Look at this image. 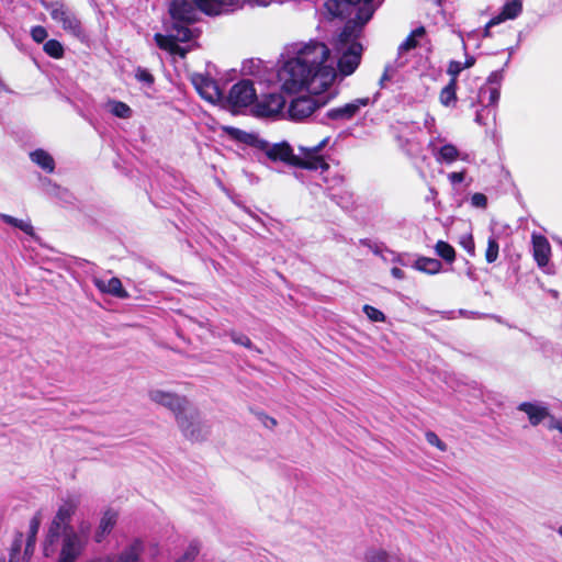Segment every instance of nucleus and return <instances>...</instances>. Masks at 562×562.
<instances>
[{
	"mask_svg": "<svg viewBox=\"0 0 562 562\" xmlns=\"http://www.w3.org/2000/svg\"><path fill=\"white\" fill-rule=\"evenodd\" d=\"M336 37L337 35L333 38L331 50L322 42L311 41L283 65L279 78L285 92L306 90L310 94H319L333 85L337 71L329 59L333 53L338 61L333 45ZM337 70L340 76L346 77L338 67Z\"/></svg>",
	"mask_w": 562,
	"mask_h": 562,
	"instance_id": "1",
	"label": "nucleus"
},
{
	"mask_svg": "<svg viewBox=\"0 0 562 562\" xmlns=\"http://www.w3.org/2000/svg\"><path fill=\"white\" fill-rule=\"evenodd\" d=\"M78 506L79 499L76 497H68L60 504L44 541L43 552L45 557H52L55 553V543L58 541L61 532H66L67 529H74L69 524Z\"/></svg>",
	"mask_w": 562,
	"mask_h": 562,
	"instance_id": "2",
	"label": "nucleus"
},
{
	"mask_svg": "<svg viewBox=\"0 0 562 562\" xmlns=\"http://www.w3.org/2000/svg\"><path fill=\"white\" fill-rule=\"evenodd\" d=\"M89 535L90 524L86 521H81L77 529H67L63 532L57 562H76L86 550Z\"/></svg>",
	"mask_w": 562,
	"mask_h": 562,
	"instance_id": "3",
	"label": "nucleus"
},
{
	"mask_svg": "<svg viewBox=\"0 0 562 562\" xmlns=\"http://www.w3.org/2000/svg\"><path fill=\"white\" fill-rule=\"evenodd\" d=\"M176 422L183 436L192 441L203 440L210 432V427L202 419L199 411L192 407L191 404L179 415Z\"/></svg>",
	"mask_w": 562,
	"mask_h": 562,
	"instance_id": "4",
	"label": "nucleus"
},
{
	"mask_svg": "<svg viewBox=\"0 0 562 562\" xmlns=\"http://www.w3.org/2000/svg\"><path fill=\"white\" fill-rule=\"evenodd\" d=\"M334 95L335 93L330 92L325 95L319 93L294 98L288 109L289 117L294 121L304 120L312 115L316 109L324 106Z\"/></svg>",
	"mask_w": 562,
	"mask_h": 562,
	"instance_id": "5",
	"label": "nucleus"
},
{
	"mask_svg": "<svg viewBox=\"0 0 562 562\" xmlns=\"http://www.w3.org/2000/svg\"><path fill=\"white\" fill-rule=\"evenodd\" d=\"M43 5L49 12L52 19L59 23L65 32L78 38L85 36L80 21L66 4L55 1L43 2Z\"/></svg>",
	"mask_w": 562,
	"mask_h": 562,
	"instance_id": "6",
	"label": "nucleus"
},
{
	"mask_svg": "<svg viewBox=\"0 0 562 562\" xmlns=\"http://www.w3.org/2000/svg\"><path fill=\"white\" fill-rule=\"evenodd\" d=\"M328 142L329 137H325L315 146H299L300 155L293 160V165L311 170H327L329 166L321 151L327 146Z\"/></svg>",
	"mask_w": 562,
	"mask_h": 562,
	"instance_id": "7",
	"label": "nucleus"
},
{
	"mask_svg": "<svg viewBox=\"0 0 562 562\" xmlns=\"http://www.w3.org/2000/svg\"><path fill=\"white\" fill-rule=\"evenodd\" d=\"M328 142L329 137H325L315 146H299L300 155L293 160V165L311 170H327L329 166L321 151L327 146Z\"/></svg>",
	"mask_w": 562,
	"mask_h": 562,
	"instance_id": "8",
	"label": "nucleus"
},
{
	"mask_svg": "<svg viewBox=\"0 0 562 562\" xmlns=\"http://www.w3.org/2000/svg\"><path fill=\"white\" fill-rule=\"evenodd\" d=\"M148 398L151 403L170 411L176 420L190 405V402L186 396L162 389L149 390Z\"/></svg>",
	"mask_w": 562,
	"mask_h": 562,
	"instance_id": "9",
	"label": "nucleus"
},
{
	"mask_svg": "<svg viewBox=\"0 0 562 562\" xmlns=\"http://www.w3.org/2000/svg\"><path fill=\"white\" fill-rule=\"evenodd\" d=\"M256 99L257 93L252 82L249 80H241L231 88L227 98L224 99L223 102H226L233 112H238L239 110L254 104Z\"/></svg>",
	"mask_w": 562,
	"mask_h": 562,
	"instance_id": "10",
	"label": "nucleus"
},
{
	"mask_svg": "<svg viewBox=\"0 0 562 562\" xmlns=\"http://www.w3.org/2000/svg\"><path fill=\"white\" fill-rule=\"evenodd\" d=\"M175 32L176 34L172 36H165L161 34L155 35L156 44L167 52H169L172 55H179L181 57L186 56L187 50L179 46L177 43L189 41L192 36V32L187 26L175 24Z\"/></svg>",
	"mask_w": 562,
	"mask_h": 562,
	"instance_id": "11",
	"label": "nucleus"
},
{
	"mask_svg": "<svg viewBox=\"0 0 562 562\" xmlns=\"http://www.w3.org/2000/svg\"><path fill=\"white\" fill-rule=\"evenodd\" d=\"M200 10L209 15H217L229 12L243 3L249 2L256 5H268L271 0H198Z\"/></svg>",
	"mask_w": 562,
	"mask_h": 562,
	"instance_id": "12",
	"label": "nucleus"
},
{
	"mask_svg": "<svg viewBox=\"0 0 562 562\" xmlns=\"http://www.w3.org/2000/svg\"><path fill=\"white\" fill-rule=\"evenodd\" d=\"M191 81L199 94L207 102L216 104L224 101L223 93L214 79L202 74H194Z\"/></svg>",
	"mask_w": 562,
	"mask_h": 562,
	"instance_id": "13",
	"label": "nucleus"
},
{
	"mask_svg": "<svg viewBox=\"0 0 562 562\" xmlns=\"http://www.w3.org/2000/svg\"><path fill=\"white\" fill-rule=\"evenodd\" d=\"M284 104L285 100L280 93H270L259 99L251 112L258 117H274L281 113Z\"/></svg>",
	"mask_w": 562,
	"mask_h": 562,
	"instance_id": "14",
	"label": "nucleus"
},
{
	"mask_svg": "<svg viewBox=\"0 0 562 562\" xmlns=\"http://www.w3.org/2000/svg\"><path fill=\"white\" fill-rule=\"evenodd\" d=\"M518 411L525 413L531 426L536 427L542 423L547 426L550 419H557L548 406L541 402H522L517 407Z\"/></svg>",
	"mask_w": 562,
	"mask_h": 562,
	"instance_id": "15",
	"label": "nucleus"
},
{
	"mask_svg": "<svg viewBox=\"0 0 562 562\" xmlns=\"http://www.w3.org/2000/svg\"><path fill=\"white\" fill-rule=\"evenodd\" d=\"M368 104V98L356 99L342 106L330 109L327 112V117L336 121H348L351 120L360 111L361 108L367 106Z\"/></svg>",
	"mask_w": 562,
	"mask_h": 562,
	"instance_id": "16",
	"label": "nucleus"
},
{
	"mask_svg": "<svg viewBox=\"0 0 562 562\" xmlns=\"http://www.w3.org/2000/svg\"><path fill=\"white\" fill-rule=\"evenodd\" d=\"M169 12L175 21L181 23H192L196 16V10L189 0H172Z\"/></svg>",
	"mask_w": 562,
	"mask_h": 562,
	"instance_id": "17",
	"label": "nucleus"
},
{
	"mask_svg": "<svg viewBox=\"0 0 562 562\" xmlns=\"http://www.w3.org/2000/svg\"><path fill=\"white\" fill-rule=\"evenodd\" d=\"M364 562H416L412 559L405 561L400 552L387 551L384 548L371 547L364 552Z\"/></svg>",
	"mask_w": 562,
	"mask_h": 562,
	"instance_id": "18",
	"label": "nucleus"
},
{
	"mask_svg": "<svg viewBox=\"0 0 562 562\" xmlns=\"http://www.w3.org/2000/svg\"><path fill=\"white\" fill-rule=\"evenodd\" d=\"M93 283L102 293L111 294L120 299L128 297V293L124 290L119 278L113 277L109 280L94 278Z\"/></svg>",
	"mask_w": 562,
	"mask_h": 562,
	"instance_id": "19",
	"label": "nucleus"
},
{
	"mask_svg": "<svg viewBox=\"0 0 562 562\" xmlns=\"http://www.w3.org/2000/svg\"><path fill=\"white\" fill-rule=\"evenodd\" d=\"M533 257L540 267H544L550 259L551 247L546 237L532 235Z\"/></svg>",
	"mask_w": 562,
	"mask_h": 562,
	"instance_id": "20",
	"label": "nucleus"
},
{
	"mask_svg": "<svg viewBox=\"0 0 562 562\" xmlns=\"http://www.w3.org/2000/svg\"><path fill=\"white\" fill-rule=\"evenodd\" d=\"M117 520V513L113 509H108L103 513L99 526L94 533L95 542L100 543L112 531Z\"/></svg>",
	"mask_w": 562,
	"mask_h": 562,
	"instance_id": "21",
	"label": "nucleus"
},
{
	"mask_svg": "<svg viewBox=\"0 0 562 562\" xmlns=\"http://www.w3.org/2000/svg\"><path fill=\"white\" fill-rule=\"evenodd\" d=\"M522 11L521 0H510L506 2L501 13L490 20V25H497L506 20L516 19Z\"/></svg>",
	"mask_w": 562,
	"mask_h": 562,
	"instance_id": "22",
	"label": "nucleus"
},
{
	"mask_svg": "<svg viewBox=\"0 0 562 562\" xmlns=\"http://www.w3.org/2000/svg\"><path fill=\"white\" fill-rule=\"evenodd\" d=\"M144 551V544L139 539H135L120 554L112 558V562H139Z\"/></svg>",
	"mask_w": 562,
	"mask_h": 562,
	"instance_id": "23",
	"label": "nucleus"
},
{
	"mask_svg": "<svg viewBox=\"0 0 562 562\" xmlns=\"http://www.w3.org/2000/svg\"><path fill=\"white\" fill-rule=\"evenodd\" d=\"M267 156L272 160H281L293 165L296 156L293 155L292 148L286 143L274 144L267 149Z\"/></svg>",
	"mask_w": 562,
	"mask_h": 562,
	"instance_id": "24",
	"label": "nucleus"
},
{
	"mask_svg": "<svg viewBox=\"0 0 562 562\" xmlns=\"http://www.w3.org/2000/svg\"><path fill=\"white\" fill-rule=\"evenodd\" d=\"M432 148V154L438 162L452 164L460 158V153L457 147L452 144H446L439 149L432 147V142L429 144Z\"/></svg>",
	"mask_w": 562,
	"mask_h": 562,
	"instance_id": "25",
	"label": "nucleus"
},
{
	"mask_svg": "<svg viewBox=\"0 0 562 562\" xmlns=\"http://www.w3.org/2000/svg\"><path fill=\"white\" fill-rule=\"evenodd\" d=\"M31 160L41 167L46 172H53L55 170L54 158L43 149H36L30 154Z\"/></svg>",
	"mask_w": 562,
	"mask_h": 562,
	"instance_id": "26",
	"label": "nucleus"
},
{
	"mask_svg": "<svg viewBox=\"0 0 562 562\" xmlns=\"http://www.w3.org/2000/svg\"><path fill=\"white\" fill-rule=\"evenodd\" d=\"M413 267L428 274H436L441 270V262L435 258L420 257L414 261Z\"/></svg>",
	"mask_w": 562,
	"mask_h": 562,
	"instance_id": "27",
	"label": "nucleus"
},
{
	"mask_svg": "<svg viewBox=\"0 0 562 562\" xmlns=\"http://www.w3.org/2000/svg\"><path fill=\"white\" fill-rule=\"evenodd\" d=\"M440 102L445 106L453 105L457 101V83L450 79L449 83L440 92Z\"/></svg>",
	"mask_w": 562,
	"mask_h": 562,
	"instance_id": "28",
	"label": "nucleus"
},
{
	"mask_svg": "<svg viewBox=\"0 0 562 562\" xmlns=\"http://www.w3.org/2000/svg\"><path fill=\"white\" fill-rule=\"evenodd\" d=\"M106 108L117 117L128 119L132 116V109L124 102L111 100L108 102Z\"/></svg>",
	"mask_w": 562,
	"mask_h": 562,
	"instance_id": "29",
	"label": "nucleus"
},
{
	"mask_svg": "<svg viewBox=\"0 0 562 562\" xmlns=\"http://www.w3.org/2000/svg\"><path fill=\"white\" fill-rule=\"evenodd\" d=\"M0 217L7 224L12 225V226L21 229L25 234H27L30 236L34 235V229H33V226H32L30 221H27V220H19V218H15V217H13L11 215H7V214H1Z\"/></svg>",
	"mask_w": 562,
	"mask_h": 562,
	"instance_id": "30",
	"label": "nucleus"
},
{
	"mask_svg": "<svg viewBox=\"0 0 562 562\" xmlns=\"http://www.w3.org/2000/svg\"><path fill=\"white\" fill-rule=\"evenodd\" d=\"M425 34L424 27H417L411 35L400 45L398 54L402 55L417 46V38L423 37Z\"/></svg>",
	"mask_w": 562,
	"mask_h": 562,
	"instance_id": "31",
	"label": "nucleus"
},
{
	"mask_svg": "<svg viewBox=\"0 0 562 562\" xmlns=\"http://www.w3.org/2000/svg\"><path fill=\"white\" fill-rule=\"evenodd\" d=\"M435 251L439 257H441L447 262H452L456 259V251L453 247L443 240L437 241L435 246Z\"/></svg>",
	"mask_w": 562,
	"mask_h": 562,
	"instance_id": "32",
	"label": "nucleus"
},
{
	"mask_svg": "<svg viewBox=\"0 0 562 562\" xmlns=\"http://www.w3.org/2000/svg\"><path fill=\"white\" fill-rule=\"evenodd\" d=\"M44 52L54 58H60L64 55L63 45L57 40L47 41L44 44Z\"/></svg>",
	"mask_w": 562,
	"mask_h": 562,
	"instance_id": "33",
	"label": "nucleus"
},
{
	"mask_svg": "<svg viewBox=\"0 0 562 562\" xmlns=\"http://www.w3.org/2000/svg\"><path fill=\"white\" fill-rule=\"evenodd\" d=\"M499 246L495 237H490L487 240V248L485 251V259L487 262H494L498 257Z\"/></svg>",
	"mask_w": 562,
	"mask_h": 562,
	"instance_id": "34",
	"label": "nucleus"
},
{
	"mask_svg": "<svg viewBox=\"0 0 562 562\" xmlns=\"http://www.w3.org/2000/svg\"><path fill=\"white\" fill-rule=\"evenodd\" d=\"M229 337L232 339L233 342H235L236 345H240V346H244L248 349H251V350H255L257 352H261L258 348H256L251 340L249 339L248 336L241 334V333H236V331H232L229 334Z\"/></svg>",
	"mask_w": 562,
	"mask_h": 562,
	"instance_id": "35",
	"label": "nucleus"
},
{
	"mask_svg": "<svg viewBox=\"0 0 562 562\" xmlns=\"http://www.w3.org/2000/svg\"><path fill=\"white\" fill-rule=\"evenodd\" d=\"M200 552V546L192 542L186 549L184 553L176 562H193Z\"/></svg>",
	"mask_w": 562,
	"mask_h": 562,
	"instance_id": "36",
	"label": "nucleus"
},
{
	"mask_svg": "<svg viewBox=\"0 0 562 562\" xmlns=\"http://www.w3.org/2000/svg\"><path fill=\"white\" fill-rule=\"evenodd\" d=\"M363 312L368 316V318L371 319L372 322H384L385 321L384 314L380 310H378L371 305H364Z\"/></svg>",
	"mask_w": 562,
	"mask_h": 562,
	"instance_id": "37",
	"label": "nucleus"
},
{
	"mask_svg": "<svg viewBox=\"0 0 562 562\" xmlns=\"http://www.w3.org/2000/svg\"><path fill=\"white\" fill-rule=\"evenodd\" d=\"M488 93V104L495 105L499 100V91L497 88L485 87L480 90V98Z\"/></svg>",
	"mask_w": 562,
	"mask_h": 562,
	"instance_id": "38",
	"label": "nucleus"
},
{
	"mask_svg": "<svg viewBox=\"0 0 562 562\" xmlns=\"http://www.w3.org/2000/svg\"><path fill=\"white\" fill-rule=\"evenodd\" d=\"M463 69H465L463 64L457 60H451L448 65L447 74L451 79H454V83H457V78Z\"/></svg>",
	"mask_w": 562,
	"mask_h": 562,
	"instance_id": "39",
	"label": "nucleus"
},
{
	"mask_svg": "<svg viewBox=\"0 0 562 562\" xmlns=\"http://www.w3.org/2000/svg\"><path fill=\"white\" fill-rule=\"evenodd\" d=\"M425 436L429 445L437 447L440 451L447 450L446 443L434 431H427Z\"/></svg>",
	"mask_w": 562,
	"mask_h": 562,
	"instance_id": "40",
	"label": "nucleus"
},
{
	"mask_svg": "<svg viewBox=\"0 0 562 562\" xmlns=\"http://www.w3.org/2000/svg\"><path fill=\"white\" fill-rule=\"evenodd\" d=\"M31 36H32L33 41H35L36 43H42L47 37V31L45 27L37 25V26L32 27Z\"/></svg>",
	"mask_w": 562,
	"mask_h": 562,
	"instance_id": "41",
	"label": "nucleus"
},
{
	"mask_svg": "<svg viewBox=\"0 0 562 562\" xmlns=\"http://www.w3.org/2000/svg\"><path fill=\"white\" fill-rule=\"evenodd\" d=\"M224 130L227 134H229L232 137L238 140H246L248 137H250V135H248L247 133L235 127L227 126L224 127Z\"/></svg>",
	"mask_w": 562,
	"mask_h": 562,
	"instance_id": "42",
	"label": "nucleus"
},
{
	"mask_svg": "<svg viewBox=\"0 0 562 562\" xmlns=\"http://www.w3.org/2000/svg\"><path fill=\"white\" fill-rule=\"evenodd\" d=\"M471 204L475 207L484 209L487 204V199L483 193H474L471 198Z\"/></svg>",
	"mask_w": 562,
	"mask_h": 562,
	"instance_id": "43",
	"label": "nucleus"
},
{
	"mask_svg": "<svg viewBox=\"0 0 562 562\" xmlns=\"http://www.w3.org/2000/svg\"><path fill=\"white\" fill-rule=\"evenodd\" d=\"M136 78L142 81V82H145L147 85H150L154 82V77L151 76L150 72H148L146 69H137L136 71Z\"/></svg>",
	"mask_w": 562,
	"mask_h": 562,
	"instance_id": "44",
	"label": "nucleus"
},
{
	"mask_svg": "<svg viewBox=\"0 0 562 562\" xmlns=\"http://www.w3.org/2000/svg\"><path fill=\"white\" fill-rule=\"evenodd\" d=\"M395 74V68L391 65L386 66L384 72L380 79L381 87L385 86V82L391 80Z\"/></svg>",
	"mask_w": 562,
	"mask_h": 562,
	"instance_id": "45",
	"label": "nucleus"
},
{
	"mask_svg": "<svg viewBox=\"0 0 562 562\" xmlns=\"http://www.w3.org/2000/svg\"><path fill=\"white\" fill-rule=\"evenodd\" d=\"M461 245L470 255H474V240L471 235L463 237Z\"/></svg>",
	"mask_w": 562,
	"mask_h": 562,
	"instance_id": "46",
	"label": "nucleus"
},
{
	"mask_svg": "<svg viewBox=\"0 0 562 562\" xmlns=\"http://www.w3.org/2000/svg\"><path fill=\"white\" fill-rule=\"evenodd\" d=\"M464 177H465V172L464 171L451 172V173L448 175V178H449L450 182L453 183V184L462 182L464 180Z\"/></svg>",
	"mask_w": 562,
	"mask_h": 562,
	"instance_id": "47",
	"label": "nucleus"
},
{
	"mask_svg": "<svg viewBox=\"0 0 562 562\" xmlns=\"http://www.w3.org/2000/svg\"><path fill=\"white\" fill-rule=\"evenodd\" d=\"M20 550H21V541L16 540L13 543V546H12L11 554H10V561L9 562H18L16 555L20 552Z\"/></svg>",
	"mask_w": 562,
	"mask_h": 562,
	"instance_id": "48",
	"label": "nucleus"
},
{
	"mask_svg": "<svg viewBox=\"0 0 562 562\" xmlns=\"http://www.w3.org/2000/svg\"><path fill=\"white\" fill-rule=\"evenodd\" d=\"M38 529H40V519L34 517L30 522V535H32V537H36Z\"/></svg>",
	"mask_w": 562,
	"mask_h": 562,
	"instance_id": "49",
	"label": "nucleus"
},
{
	"mask_svg": "<svg viewBox=\"0 0 562 562\" xmlns=\"http://www.w3.org/2000/svg\"><path fill=\"white\" fill-rule=\"evenodd\" d=\"M391 273H392V276H393L394 278L400 279V280H402V279H404V278H405V273H404V271H403L402 269L397 268V267H393V268L391 269Z\"/></svg>",
	"mask_w": 562,
	"mask_h": 562,
	"instance_id": "50",
	"label": "nucleus"
},
{
	"mask_svg": "<svg viewBox=\"0 0 562 562\" xmlns=\"http://www.w3.org/2000/svg\"><path fill=\"white\" fill-rule=\"evenodd\" d=\"M85 562H112V558L111 555H105V557H94V558H91Z\"/></svg>",
	"mask_w": 562,
	"mask_h": 562,
	"instance_id": "51",
	"label": "nucleus"
},
{
	"mask_svg": "<svg viewBox=\"0 0 562 562\" xmlns=\"http://www.w3.org/2000/svg\"><path fill=\"white\" fill-rule=\"evenodd\" d=\"M33 551H34L33 542L27 541L26 542V547H25V551H24V555H25L26 560L30 559V557L32 555Z\"/></svg>",
	"mask_w": 562,
	"mask_h": 562,
	"instance_id": "52",
	"label": "nucleus"
},
{
	"mask_svg": "<svg viewBox=\"0 0 562 562\" xmlns=\"http://www.w3.org/2000/svg\"><path fill=\"white\" fill-rule=\"evenodd\" d=\"M475 64V58L473 56L467 55L464 61V68H471Z\"/></svg>",
	"mask_w": 562,
	"mask_h": 562,
	"instance_id": "53",
	"label": "nucleus"
},
{
	"mask_svg": "<svg viewBox=\"0 0 562 562\" xmlns=\"http://www.w3.org/2000/svg\"><path fill=\"white\" fill-rule=\"evenodd\" d=\"M493 25H490V22L486 24L485 26V30H484V36L487 37L491 35L490 33V29L492 27Z\"/></svg>",
	"mask_w": 562,
	"mask_h": 562,
	"instance_id": "54",
	"label": "nucleus"
},
{
	"mask_svg": "<svg viewBox=\"0 0 562 562\" xmlns=\"http://www.w3.org/2000/svg\"><path fill=\"white\" fill-rule=\"evenodd\" d=\"M27 541L33 542V547L35 546V537H32V535L29 536Z\"/></svg>",
	"mask_w": 562,
	"mask_h": 562,
	"instance_id": "55",
	"label": "nucleus"
},
{
	"mask_svg": "<svg viewBox=\"0 0 562 562\" xmlns=\"http://www.w3.org/2000/svg\"><path fill=\"white\" fill-rule=\"evenodd\" d=\"M557 532L562 538V525L557 529Z\"/></svg>",
	"mask_w": 562,
	"mask_h": 562,
	"instance_id": "56",
	"label": "nucleus"
},
{
	"mask_svg": "<svg viewBox=\"0 0 562 562\" xmlns=\"http://www.w3.org/2000/svg\"><path fill=\"white\" fill-rule=\"evenodd\" d=\"M394 262H400L402 265H406L404 261H402L400 258L395 259Z\"/></svg>",
	"mask_w": 562,
	"mask_h": 562,
	"instance_id": "57",
	"label": "nucleus"
},
{
	"mask_svg": "<svg viewBox=\"0 0 562 562\" xmlns=\"http://www.w3.org/2000/svg\"><path fill=\"white\" fill-rule=\"evenodd\" d=\"M196 7L200 9V4H199V1L198 0H194Z\"/></svg>",
	"mask_w": 562,
	"mask_h": 562,
	"instance_id": "58",
	"label": "nucleus"
},
{
	"mask_svg": "<svg viewBox=\"0 0 562 562\" xmlns=\"http://www.w3.org/2000/svg\"><path fill=\"white\" fill-rule=\"evenodd\" d=\"M480 121H481L480 115H476V122H480Z\"/></svg>",
	"mask_w": 562,
	"mask_h": 562,
	"instance_id": "59",
	"label": "nucleus"
},
{
	"mask_svg": "<svg viewBox=\"0 0 562 562\" xmlns=\"http://www.w3.org/2000/svg\"><path fill=\"white\" fill-rule=\"evenodd\" d=\"M0 562H4V560L2 559V560H0Z\"/></svg>",
	"mask_w": 562,
	"mask_h": 562,
	"instance_id": "60",
	"label": "nucleus"
}]
</instances>
